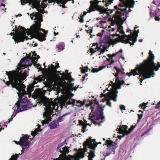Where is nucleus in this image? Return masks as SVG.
Instances as JSON below:
<instances>
[{"label": "nucleus", "instance_id": "72a5a7b5", "mask_svg": "<svg viewBox=\"0 0 160 160\" xmlns=\"http://www.w3.org/2000/svg\"><path fill=\"white\" fill-rule=\"evenodd\" d=\"M110 60L109 59H108V58H106V60L104 61L103 65L102 66H105L106 67H107L108 68H110Z\"/></svg>", "mask_w": 160, "mask_h": 160}, {"label": "nucleus", "instance_id": "c85d7f7f", "mask_svg": "<svg viewBox=\"0 0 160 160\" xmlns=\"http://www.w3.org/2000/svg\"><path fill=\"white\" fill-rule=\"evenodd\" d=\"M51 129H52L58 128L59 126V124L57 121V120H55L52 122L49 125Z\"/></svg>", "mask_w": 160, "mask_h": 160}, {"label": "nucleus", "instance_id": "bf43d9fd", "mask_svg": "<svg viewBox=\"0 0 160 160\" xmlns=\"http://www.w3.org/2000/svg\"><path fill=\"white\" fill-rule=\"evenodd\" d=\"M33 65L34 66H36L38 69H40V68H41V65H40L39 63H38V64H33Z\"/></svg>", "mask_w": 160, "mask_h": 160}, {"label": "nucleus", "instance_id": "f8f14e48", "mask_svg": "<svg viewBox=\"0 0 160 160\" xmlns=\"http://www.w3.org/2000/svg\"><path fill=\"white\" fill-rule=\"evenodd\" d=\"M90 5L88 10V12L90 13L93 11L97 10L99 11L101 13H107L108 8H105L104 6L101 7L98 5V2H95L91 0L90 2ZM109 9L108 11H110Z\"/></svg>", "mask_w": 160, "mask_h": 160}, {"label": "nucleus", "instance_id": "13d9d810", "mask_svg": "<svg viewBox=\"0 0 160 160\" xmlns=\"http://www.w3.org/2000/svg\"><path fill=\"white\" fill-rule=\"evenodd\" d=\"M160 108V101L156 105L155 107L156 109H158Z\"/></svg>", "mask_w": 160, "mask_h": 160}, {"label": "nucleus", "instance_id": "de8ad7c7", "mask_svg": "<svg viewBox=\"0 0 160 160\" xmlns=\"http://www.w3.org/2000/svg\"><path fill=\"white\" fill-rule=\"evenodd\" d=\"M83 17L82 15H80V17L78 18L80 19L79 22L80 23H83L84 22Z\"/></svg>", "mask_w": 160, "mask_h": 160}, {"label": "nucleus", "instance_id": "cd10ccee", "mask_svg": "<svg viewBox=\"0 0 160 160\" xmlns=\"http://www.w3.org/2000/svg\"><path fill=\"white\" fill-rule=\"evenodd\" d=\"M66 0H48V2L49 3H51L54 2V3L56 2L57 4L59 5L60 4H65L67 3Z\"/></svg>", "mask_w": 160, "mask_h": 160}, {"label": "nucleus", "instance_id": "09e8293b", "mask_svg": "<svg viewBox=\"0 0 160 160\" xmlns=\"http://www.w3.org/2000/svg\"><path fill=\"white\" fill-rule=\"evenodd\" d=\"M109 138H108V139L106 141V143L105 145H107V147H109L110 146V140Z\"/></svg>", "mask_w": 160, "mask_h": 160}, {"label": "nucleus", "instance_id": "9b49d317", "mask_svg": "<svg viewBox=\"0 0 160 160\" xmlns=\"http://www.w3.org/2000/svg\"><path fill=\"white\" fill-rule=\"evenodd\" d=\"M56 69L55 68L51 75L46 74L45 75L47 81L49 82L50 84H52V83L54 82L53 85L54 86L58 85L62 78V77L58 75L59 73L61 71H57Z\"/></svg>", "mask_w": 160, "mask_h": 160}, {"label": "nucleus", "instance_id": "79ce46f5", "mask_svg": "<svg viewBox=\"0 0 160 160\" xmlns=\"http://www.w3.org/2000/svg\"><path fill=\"white\" fill-rule=\"evenodd\" d=\"M122 3H123V6H121V7H124V9H123V10H126V2L127 0H119Z\"/></svg>", "mask_w": 160, "mask_h": 160}, {"label": "nucleus", "instance_id": "423d86ee", "mask_svg": "<svg viewBox=\"0 0 160 160\" xmlns=\"http://www.w3.org/2000/svg\"><path fill=\"white\" fill-rule=\"evenodd\" d=\"M109 46H110V36L105 35L103 39L101 41V46L100 47L98 46V44L96 43H93L92 48L89 49L91 55L97 51L100 52L99 55H100L101 53H103L105 51H107V49L108 48Z\"/></svg>", "mask_w": 160, "mask_h": 160}, {"label": "nucleus", "instance_id": "a19ab883", "mask_svg": "<svg viewBox=\"0 0 160 160\" xmlns=\"http://www.w3.org/2000/svg\"><path fill=\"white\" fill-rule=\"evenodd\" d=\"M154 16H160V9L157 8L154 12Z\"/></svg>", "mask_w": 160, "mask_h": 160}, {"label": "nucleus", "instance_id": "49530a36", "mask_svg": "<svg viewBox=\"0 0 160 160\" xmlns=\"http://www.w3.org/2000/svg\"><path fill=\"white\" fill-rule=\"evenodd\" d=\"M27 99L25 98H23L22 99L21 101V104H25V103L27 102Z\"/></svg>", "mask_w": 160, "mask_h": 160}, {"label": "nucleus", "instance_id": "5fc2aeb1", "mask_svg": "<svg viewBox=\"0 0 160 160\" xmlns=\"http://www.w3.org/2000/svg\"><path fill=\"white\" fill-rule=\"evenodd\" d=\"M25 105L26 106H26L27 109L29 108H31L32 107V104H31L30 103L27 102Z\"/></svg>", "mask_w": 160, "mask_h": 160}, {"label": "nucleus", "instance_id": "20e7f679", "mask_svg": "<svg viewBox=\"0 0 160 160\" xmlns=\"http://www.w3.org/2000/svg\"><path fill=\"white\" fill-rule=\"evenodd\" d=\"M88 106H91L90 108L92 109V112L89 114V118L92 123L97 125L98 122L95 120H98L100 118L102 119L104 118L103 115V107L99 104L96 99L90 102Z\"/></svg>", "mask_w": 160, "mask_h": 160}, {"label": "nucleus", "instance_id": "6ab92c4d", "mask_svg": "<svg viewBox=\"0 0 160 160\" xmlns=\"http://www.w3.org/2000/svg\"><path fill=\"white\" fill-rule=\"evenodd\" d=\"M68 84L63 80L62 82V86H61L62 88H69L72 90L75 91L76 90L77 88L78 87V86L77 87H74V83H72L70 82Z\"/></svg>", "mask_w": 160, "mask_h": 160}, {"label": "nucleus", "instance_id": "4468645a", "mask_svg": "<svg viewBox=\"0 0 160 160\" xmlns=\"http://www.w3.org/2000/svg\"><path fill=\"white\" fill-rule=\"evenodd\" d=\"M141 65V63L139 65H137V67H136L135 69L131 70L130 72H128L126 73V75H128L129 77H130L132 75H133L134 76L136 75L139 74V77L140 78V82H142L143 80L145 79H143V74H142V73L140 71V67Z\"/></svg>", "mask_w": 160, "mask_h": 160}, {"label": "nucleus", "instance_id": "680f3d73", "mask_svg": "<svg viewBox=\"0 0 160 160\" xmlns=\"http://www.w3.org/2000/svg\"><path fill=\"white\" fill-rule=\"evenodd\" d=\"M120 109L122 110H125V107L124 105H121L120 106Z\"/></svg>", "mask_w": 160, "mask_h": 160}, {"label": "nucleus", "instance_id": "c9c22d12", "mask_svg": "<svg viewBox=\"0 0 160 160\" xmlns=\"http://www.w3.org/2000/svg\"><path fill=\"white\" fill-rule=\"evenodd\" d=\"M106 68V66H100L98 69L93 68L92 70V72H96L102 70L103 69Z\"/></svg>", "mask_w": 160, "mask_h": 160}, {"label": "nucleus", "instance_id": "c756f323", "mask_svg": "<svg viewBox=\"0 0 160 160\" xmlns=\"http://www.w3.org/2000/svg\"><path fill=\"white\" fill-rule=\"evenodd\" d=\"M46 77L39 76L37 78L34 79L33 83L34 84H36L38 82H41L44 81Z\"/></svg>", "mask_w": 160, "mask_h": 160}, {"label": "nucleus", "instance_id": "e2e57ef3", "mask_svg": "<svg viewBox=\"0 0 160 160\" xmlns=\"http://www.w3.org/2000/svg\"><path fill=\"white\" fill-rule=\"evenodd\" d=\"M56 65L55 66V69H57L58 68H59V63L57 62L56 63Z\"/></svg>", "mask_w": 160, "mask_h": 160}, {"label": "nucleus", "instance_id": "2f4dec72", "mask_svg": "<svg viewBox=\"0 0 160 160\" xmlns=\"http://www.w3.org/2000/svg\"><path fill=\"white\" fill-rule=\"evenodd\" d=\"M28 63V61L27 62V59L26 57L24 58L21 59L20 61L19 64L21 65V67L23 68H26L25 66H26V64Z\"/></svg>", "mask_w": 160, "mask_h": 160}, {"label": "nucleus", "instance_id": "a211bd4d", "mask_svg": "<svg viewBox=\"0 0 160 160\" xmlns=\"http://www.w3.org/2000/svg\"><path fill=\"white\" fill-rule=\"evenodd\" d=\"M70 99L71 97L68 96L64 97L62 100L63 105H72L73 106H74L75 103V100L72 99L71 100Z\"/></svg>", "mask_w": 160, "mask_h": 160}, {"label": "nucleus", "instance_id": "7ed1b4c3", "mask_svg": "<svg viewBox=\"0 0 160 160\" xmlns=\"http://www.w3.org/2000/svg\"><path fill=\"white\" fill-rule=\"evenodd\" d=\"M35 13V14L33 13L31 14L30 17L31 19L34 20L33 17L35 16L34 20L37 21H35L34 22L35 23L31 26L30 29H28L29 31L30 34L27 33V35H30L40 41H43L46 40L48 31L41 28V23L42 21V15L38 12Z\"/></svg>", "mask_w": 160, "mask_h": 160}, {"label": "nucleus", "instance_id": "5701e85b", "mask_svg": "<svg viewBox=\"0 0 160 160\" xmlns=\"http://www.w3.org/2000/svg\"><path fill=\"white\" fill-rule=\"evenodd\" d=\"M114 68L116 71V72L115 73L114 76L117 78H120L121 77H123V78L124 76L125 72H124V69H122L123 71H122L121 70L118 68L117 67H115Z\"/></svg>", "mask_w": 160, "mask_h": 160}, {"label": "nucleus", "instance_id": "ddd939ff", "mask_svg": "<svg viewBox=\"0 0 160 160\" xmlns=\"http://www.w3.org/2000/svg\"><path fill=\"white\" fill-rule=\"evenodd\" d=\"M30 137V136L25 134L21 137L20 139V146L21 147H23L22 150V153H23L25 150H27L30 145V143L28 142V139Z\"/></svg>", "mask_w": 160, "mask_h": 160}, {"label": "nucleus", "instance_id": "338daca9", "mask_svg": "<svg viewBox=\"0 0 160 160\" xmlns=\"http://www.w3.org/2000/svg\"><path fill=\"white\" fill-rule=\"evenodd\" d=\"M155 19L156 21H159L160 18L158 17H156L155 18Z\"/></svg>", "mask_w": 160, "mask_h": 160}, {"label": "nucleus", "instance_id": "f257e3e1", "mask_svg": "<svg viewBox=\"0 0 160 160\" xmlns=\"http://www.w3.org/2000/svg\"><path fill=\"white\" fill-rule=\"evenodd\" d=\"M20 69L7 71L6 74L8 76L9 81L6 82V84L9 86L11 84L12 88L16 89L19 92L23 91L25 86L22 84V81L28 76V72L25 71L23 73L19 72Z\"/></svg>", "mask_w": 160, "mask_h": 160}, {"label": "nucleus", "instance_id": "6e6d98bb", "mask_svg": "<svg viewBox=\"0 0 160 160\" xmlns=\"http://www.w3.org/2000/svg\"><path fill=\"white\" fill-rule=\"evenodd\" d=\"M138 122H139L140 120L141 119L142 117V114H138Z\"/></svg>", "mask_w": 160, "mask_h": 160}, {"label": "nucleus", "instance_id": "ea45409f", "mask_svg": "<svg viewBox=\"0 0 160 160\" xmlns=\"http://www.w3.org/2000/svg\"><path fill=\"white\" fill-rule=\"evenodd\" d=\"M95 152L94 150H91L90 152L89 153V155L88 157L94 158L95 157Z\"/></svg>", "mask_w": 160, "mask_h": 160}, {"label": "nucleus", "instance_id": "412c9836", "mask_svg": "<svg viewBox=\"0 0 160 160\" xmlns=\"http://www.w3.org/2000/svg\"><path fill=\"white\" fill-rule=\"evenodd\" d=\"M104 97V98L102 99L103 102H106V104L109 106H110V90L107 93H102L101 94V97Z\"/></svg>", "mask_w": 160, "mask_h": 160}, {"label": "nucleus", "instance_id": "a18cd8bd", "mask_svg": "<svg viewBox=\"0 0 160 160\" xmlns=\"http://www.w3.org/2000/svg\"><path fill=\"white\" fill-rule=\"evenodd\" d=\"M38 132L37 130H36L31 132V135L34 137L37 134V133Z\"/></svg>", "mask_w": 160, "mask_h": 160}, {"label": "nucleus", "instance_id": "a878e982", "mask_svg": "<svg viewBox=\"0 0 160 160\" xmlns=\"http://www.w3.org/2000/svg\"><path fill=\"white\" fill-rule=\"evenodd\" d=\"M48 4H45L44 3H43L42 2L41 5H38L37 3V6L35 8H37V10L39 11L41 13L43 14L44 13V9L46 7Z\"/></svg>", "mask_w": 160, "mask_h": 160}, {"label": "nucleus", "instance_id": "58836bf2", "mask_svg": "<svg viewBox=\"0 0 160 160\" xmlns=\"http://www.w3.org/2000/svg\"><path fill=\"white\" fill-rule=\"evenodd\" d=\"M20 154H15L12 155L11 158L9 159V160H17L18 158V157Z\"/></svg>", "mask_w": 160, "mask_h": 160}, {"label": "nucleus", "instance_id": "473e14b6", "mask_svg": "<svg viewBox=\"0 0 160 160\" xmlns=\"http://www.w3.org/2000/svg\"><path fill=\"white\" fill-rule=\"evenodd\" d=\"M63 80L64 81L65 80L68 81L69 82H71L74 81V79L72 78L71 76L70 73H68V74H66V75H65V77H64V79H62V81Z\"/></svg>", "mask_w": 160, "mask_h": 160}, {"label": "nucleus", "instance_id": "4d7b16f0", "mask_svg": "<svg viewBox=\"0 0 160 160\" xmlns=\"http://www.w3.org/2000/svg\"><path fill=\"white\" fill-rule=\"evenodd\" d=\"M79 123L80 125H82V126H84L86 124V123L85 122H83L82 120L79 121Z\"/></svg>", "mask_w": 160, "mask_h": 160}, {"label": "nucleus", "instance_id": "774afa93", "mask_svg": "<svg viewBox=\"0 0 160 160\" xmlns=\"http://www.w3.org/2000/svg\"><path fill=\"white\" fill-rule=\"evenodd\" d=\"M102 34L101 33H99L97 34V36L101 37L102 36Z\"/></svg>", "mask_w": 160, "mask_h": 160}, {"label": "nucleus", "instance_id": "393cba45", "mask_svg": "<svg viewBox=\"0 0 160 160\" xmlns=\"http://www.w3.org/2000/svg\"><path fill=\"white\" fill-rule=\"evenodd\" d=\"M135 2L134 0H127L126 2V9L128 8V11L130 12L131 11L130 8L134 7Z\"/></svg>", "mask_w": 160, "mask_h": 160}, {"label": "nucleus", "instance_id": "052dcab7", "mask_svg": "<svg viewBox=\"0 0 160 160\" xmlns=\"http://www.w3.org/2000/svg\"><path fill=\"white\" fill-rule=\"evenodd\" d=\"M118 53V52H116L115 53H113L112 55L111 54V59H112L113 57L115 56Z\"/></svg>", "mask_w": 160, "mask_h": 160}, {"label": "nucleus", "instance_id": "3c124183", "mask_svg": "<svg viewBox=\"0 0 160 160\" xmlns=\"http://www.w3.org/2000/svg\"><path fill=\"white\" fill-rule=\"evenodd\" d=\"M148 103V102L146 103H145L144 102H143L142 103V104H140V105H139V107H141L142 108V107H143V110H144V109L145 108H146V104Z\"/></svg>", "mask_w": 160, "mask_h": 160}, {"label": "nucleus", "instance_id": "7c9ffc66", "mask_svg": "<svg viewBox=\"0 0 160 160\" xmlns=\"http://www.w3.org/2000/svg\"><path fill=\"white\" fill-rule=\"evenodd\" d=\"M118 147V145L115 142H113L112 140H111V153L113 152V154L115 153V149Z\"/></svg>", "mask_w": 160, "mask_h": 160}, {"label": "nucleus", "instance_id": "bb28decb", "mask_svg": "<svg viewBox=\"0 0 160 160\" xmlns=\"http://www.w3.org/2000/svg\"><path fill=\"white\" fill-rule=\"evenodd\" d=\"M26 88V87L24 88ZM33 86L32 85L29 86L27 88V91L26 92L25 91V89H24V90L23 91H22V93L21 94L23 96L24 94H28L30 96L31 94V92L33 90ZM21 92V91L19 92Z\"/></svg>", "mask_w": 160, "mask_h": 160}, {"label": "nucleus", "instance_id": "0eeeda50", "mask_svg": "<svg viewBox=\"0 0 160 160\" xmlns=\"http://www.w3.org/2000/svg\"><path fill=\"white\" fill-rule=\"evenodd\" d=\"M27 30L22 27L19 26V28H17L15 30V34L11 32L10 35H13L12 39L14 40L16 43L23 42L25 39L27 40L28 38L26 35Z\"/></svg>", "mask_w": 160, "mask_h": 160}, {"label": "nucleus", "instance_id": "6e6552de", "mask_svg": "<svg viewBox=\"0 0 160 160\" xmlns=\"http://www.w3.org/2000/svg\"><path fill=\"white\" fill-rule=\"evenodd\" d=\"M123 78V77H121L120 78H116V83H113L111 81V83L113 84L112 86L111 84V86H112V88H111V100H112L114 102L117 101V93H118V89L121 88V85L124 84L125 82L123 80L121 81L120 79H122Z\"/></svg>", "mask_w": 160, "mask_h": 160}, {"label": "nucleus", "instance_id": "dca6fc26", "mask_svg": "<svg viewBox=\"0 0 160 160\" xmlns=\"http://www.w3.org/2000/svg\"><path fill=\"white\" fill-rule=\"evenodd\" d=\"M128 128V126L126 125H122L118 126V128L116 129L117 131H118V132L119 134H122V135H118V137L119 139H121V138L124 137L125 135L126 131H127Z\"/></svg>", "mask_w": 160, "mask_h": 160}, {"label": "nucleus", "instance_id": "9d476101", "mask_svg": "<svg viewBox=\"0 0 160 160\" xmlns=\"http://www.w3.org/2000/svg\"><path fill=\"white\" fill-rule=\"evenodd\" d=\"M46 108H44L45 112L43 114V117H45L44 120L42 121V124L43 125L44 124H48L51 120V118L50 117L51 113L53 111L54 106L52 102H48L46 103Z\"/></svg>", "mask_w": 160, "mask_h": 160}, {"label": "nucleus", "instance_id": "2eb2a0df", "mask_svg": "<svg viewBox=\"0 0 160 160\" xmlns=\"http://www.w3.org/2000/svg\"><path fill=\"white\" fill-rule=\"evenodd\" d=\"M92 138L90 137L89 138L87 139L86 141H85L83 144V147L85 149L86 148V150H85V152H87V148H88L91 149V150H94L95 149L96 147L97 146V145L96 144H94L92 143Z\"/></svg>", "mask_w": 160, "mask_h": 160}, {"label": "nucleus", "instance_id": "1a4fd4ad", "mask_svg": "<svg viewBox=\"0 0 160 160\" xmlns=\"http://www.w3.org/2000/svg\"><path fill=\"white\" fill-rule=\"evenodd\" d=\"M123 6V3H122V5H121L120 4L118 6L119 7H120V8H118L117 6H115L114 7V8L117 10L121 11L120 12L117 11L115 12V14H114L112 17V18H111V22H112L113 21V18H114V21L116 23H118L120 22L122 20V16L125 15L126 17V15L128 14V12H129L128 11H127V8L126 10H123V9H124V7H121V6Z\"/></svg>", "mask_w": 160, "mask_h": 160}, {"label": "nucleus", "instance_id": "f704fd0d", "mask_svg": "<svg viewBox=\"0 0 160 160\" xmlns=\"http://www.w3.org/2000/svg\"><path fill=\"white\" fill-rule=\"evenodd\" d=\"M137 125L136 124L135 125H132L131 126V127L128 129V130L126 131V133L125 134L126 135H128L129 133H130L136 127Z\"/></svg>", "mask_w": 160, "mask_h": 160}, {"label": "nucleus", "instance_id": "4be33fe9", "mask_svg": "<svg viewBox=\"0 0 160 160\" xmlns=\"http://www.w3.org/2000/svg\"><path fill=\"white\" fill-rule=\"evenodd\" d=\"M21 4L24 5L26 3H29L30 6L33 8L37 6V0H20Z\"/></svg>", "mask_w": 160, "mask_h": 160}, {"label": "nucleus", "instance_id": "e433bc0d", "mask_svg": "<svg viewBox=\"0 0 160 160\" xmlns=\"http://www.w3.org/2000/svg\"><path fill=\"white\" fill-rule=\"evenodd\" d=\"M119 32V33L121 34H123V35H124V33H125V32L123 30V27L121 25L120 26L118 27V31H117V32Z\"/></svg>", "mask_w": 160, "mask_h": 160}, {"label": "nucleus", "instance_id": "f3484780", "mask_svg": "<svg viewBox=\"0 0 160 160\" xmlns=\"http://www.w3.org/2000/svg\"><path fill=\"white\" fill-rule=\"evenodd\" d=\"M16 105L17 106V108L15 111V114L22 112L24 110H27V106L25 104H21V100L18 101L16 103Z\"/></svg>", "mask_w": 160, "mask_h": 160}, {"label": "nucleus", "instance_id": "b1692460", "mask_svg": "<svg viewBox=\"0 0 160 160\" xmlns=\"http://www.w3.org/2000/svg\"><path fill=\"white\" fill-rule=\"evenodd\" d=\"M26 58L27 59V62L28 61V66H30L32 64H36L37 62L35 61L36 58L31 57L30 54H29L28 56Z\"/></svg>", "mask_w": 160, "mask_h": 160}, {"label": "nucleus", "instance_id": "4c0bfd02", "mask_svg": "<svg viewBox=\"0 0 160 160\" xmlns=\"http://www.w3.org/2000/svg\"><path fill=\"white\" fill-rule=\"evenodd\" d=\"M68 113H66L63 115L60 116L58 119L57 121H58V122H62L64 120L63 117L65 116L68 115Z\"/></svg>", "mask_w": 160, "mask_h": 160}, {"label": "nucleus", "instance_id": "39448f33", "mask_svg": "<svg viewBox=\"0 0 160 160\" xmlns=\"http://www.w3.org/2000/svg\"><path fill=\"white\" fill-rule=\"evenodd\" d=\"M139 32V30L137 31L135 30L134 34H129L120 36L119 34L116 33L115 34H112V36L114 37L115 36H117L119 37V38H117L114 40L112 39L111 38V45L116 43L118 42H121L122 43L125 44L129 43L130 46L133 45L134 43L137 41V38L138 37V33Z\"/></svg>", "mask_w": 160, "mask_h": 160}, {"label": "nucleus", "instance_id": "69168bd1", "mask_svg": "<svg viewBox=\"0 0 160 160\" xmlns=\"http://www.w3.org/2000/svg\"><path fill=\"white\" fill-rule=\"evenodd\" d=\"M110 154V152H107L105 153V156H108L109 154Z\"/></svg>", "mask_w": 160, "mask_h": 160}, {"label": "nucleus", "instance_id": "864d4df0", "mask_svg": "<svg viewBox=\"0 0 160 160\" xmlns=\"http://www.w3.org/2000/svg\"><path fill=\"white\" fill-rule=\"evenodd\" d=\"M150 129H148V130H147V131H145V132H144L142 135H141V136L142 137L143 136H144V135H145L147 134H148V133L150 131Z\"/></svg>", "mask_w": 160, "mask_h": 160}, {"label": "nucleus", "instance_id": "aec40b11", "mask_svg": "<svg viewBox=\"0 0 160 160\" xmlns=\"http://www.w3.org/2000/svg\"><path fill=\"white\" fill-rule=\"evenodd\" d=\"M64 145V142L61 143L59 144H58L57 148V150L59 151L61 153L63 154L68 153L69 152L68 148L66 146L64 147H62V146H63Z\"/></svg>", "mask_w": 160, "mask_h": 160}, {"label": "nucleus", "instance_id": "603ef678", "mask_svg": "<svg viewBox=\"0 0 160 160\" xmlns=\"http://www.w3.org/2000/svg\"><path fill=\"white\" fill-rule=\"evenodd\" d=\"M58 49L61 50H62L64 48L62 44H59L58 46Z\"/></svg>", "mask_w": 160, "mask_h": 160}, {"label": "nucleus", "instance_id": "c03bdc74", "mask_svg": "<svg viewBox=\"0 0 160 160\" xmlns=\"http://www.w3.org/2000/svg\"><path fill=\"white\" fill-rule=\"evenodd\" d=\"M88 68L87 67H83L82 68L81 72L82 73H85L88 71Z\"/></svg>", "mask_w": 160, "mask_h": 160}, {"label": "nucleus", "instance_id": "f03ea898", "mask_svg": "<svg viewBox=\"0 0 160 160\" xmlns=\"http://www.w3.org/2000/svg\"><path fill=\"white\" fill-rule=\"evenodd\" d=\"M155 56L151 51H149L147 58L141 63L140 71L143 74V79L153 77L155 74L154 71H157L160 68V63L158 62L156 65L154 62Z\"/></svg>", "mask_w": 160, "mask_h": 160}, {"label": "nucleus", "instance_id": "37998d69", "mask_svg": "<svg viewBox=\"0 0 160 160\" xmlns=\"http://www.w3.org/2000/svg\"><path fill=\"white\" fill-rule=\"evenodd\" d=\"M76 105L78 107H81L83 106L82 102L80 101H77Z\"/></svg>", "mask_w": 160, "mask_h": 160}, {"label": "nucleus", "instance_id": "0e129e2a", "mask_svg": "<svg viewBox=\"0 0 160 160\" xmlns=\"http://www.w3.org/2000/svg\"><path fill=\"white\" fill-rule=\"evenodd\" d=\"M64 5L65 4H60L59 6H60V7H62L63 8H67V7L65 6Z\"/></svg>", "mask_w": 160, "mask_h": 160}, {"label": "nucleus", "instance_id": "8fccbe9b", "mask_svg": "<svg viewBox=\"0 0 160 160\" xmlns=\"http://www.w3.org/2000/svg\"><path fill=\"white\" fill-rule=\"evenodd\" d=\"M55 68V67L52 64H51L50 65V69L51 71L52 72L54 71Z\"/></svg>", "mask_w": 160, "mask_h": 160}]
</instances>
